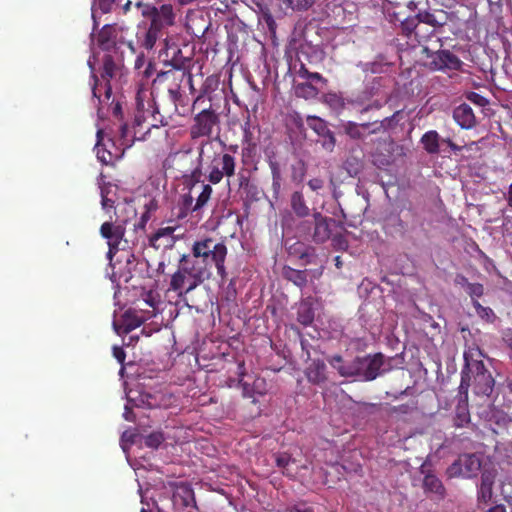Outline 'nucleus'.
Listing matches in <instances>:
<instances>
[{
	"label": "nucleus",
	"mask_w": 512,
	"mask_h": 512,
	"mask_svg": "<svg viewBox=\"0 0 512 512\" xmlns=\"http://www.w3.org/2000/svg\"><path fill=\"white\" fill-rule=\"evenodd\" d=\"M145 212L142 214L141 218H140V221L136 224H134V229L135 230H138V229H143L146 225V223L148 222V220L150 219V210L151 209H155L156 208V204L153 203V201H150L149 204H145Z\"/></svg>",
	"instance_id": "39"
},
{
	"label": "nucleus",
	"mask_w": 512,
	"mask_h": 512,
	"mask_svg": "<svg viewBox=\"0 0 512 512\" xmlns=\"http://www.w3.org/2000/svg\"><path fill=\"white\" fill-rule=\"evenodd\" d=\"M468 99L479 106H484L487 104V99L476 92L470 93Z\"/></svg>",
	"instance_id": "46"
},
{
	"label": "nucleus",
	"mask_w": 512,
	"mask_h": 512,
	"mask_svg": "<svg viewBox=\"0 0 512 512\" xmlns=\"http://www.w3.org/2000/svg\"><path fill=\"white\" fill-rule=\"evenodd\" d=\"M177 497H181L182 503L184 506H186V507L191 506L193 508H197L194 493L190 488H184L183 495H180L178 493L177 495H175V498H177Z\"/></svg>",
	"instance_id": "37"
},
{
	"label": "nucleus",
	"mask_w": 512,
	"mask_h": 512,
	"mask_svg": "<svg viewBox=\"0 0 512 512\" xmlns=\"http://www.w3.org/2000/svg\"><path fill=\"white\" fill-rule=\"evenodd\" d=\"M321 138L322 147L329 152L333 151L336 143L333 132L328 131L327 134L322 135Z\"/></svg>",
	"instance_id": "41"
},
{
	"label": "nucleus",
	"mask_w": 512,
	"mask_h": 512,
	"mask_svg": "<svg viewBox=\"0 0 512 512\" xmlns=\"http://www.w3.org/2000/svg\"><path fill=\"white\" fill-rule=\"evenodd\" d=\"M120 446L126 455V459L128 460V431L122 432L120 438Z\"/></svg>",
	"instance_id": "49"
},
{
	"label": "nucleus",
	"mask_w": 512,
	"mask_h": 512,
	"mask_svg": "<svg viewBox=\"0 0 512 512\" xmlns=\"http://www.w3.org/2000/svg\"><path fill=\"white\" fill-rule=\"evenodd\" d=\"M212 194V187L208 184L202 186V191L196 200V204L193 207V211L200 210L209 201Z\"/></svg>",
	"instance_id": "34"
},
{
	"label": "nucleus",
	"mask_w": 512,
	"mask_h": 512,
	"mask_svg": "<svg viewBox=\"0 0 512 512\" xmlns=\"http://www.w3.org/2000/svg\"><path fill=\"white\" fill-rule=\"evenodd\" d=\"M115 29L112 26L105 25L100 31L97 41L102 49H109L112 45L115 44L113 38Z\"/></svg>",
	"instance_id": "27"
},
{
	"label": "nucleus",
	"mask_w": 512,
	"mask_h": 512,
	"mask_svg": "<svg viewBox=\"0 0 512 512\" xmlns=\"http://www.w3.org/2000/svg\"><path fill=\"white\" fill-rule=\"evenodd\" d=\"M191 256L193 259L199 260L200 263L205 264L211 270L212 265H215L218 274L224 278L225 272V258L227 255V248L221 242H216L211 238L197 241L193 244Z\"/></svg>",
	"instance_id": "2"
},
{
	"label": "nucleus",
	"mask_w": 512,
	"mask_h": 512,
	"mask_svg": "<svg viewBox=\"0 0 512 512\" xmlns=\"http://www.w3.org/2000/svg\"><path fill=\"white\" fill-rule=\"evenodd\" d=\"M466 292L472 297H480L483 295L484 288L480 283H470Z\"/></svg>",
	"instance_id": "45"
},
{
	"label": "nucleus",
	"mask_w": 512,
	"mask_h": 512,
	"mask_svg": "<svg viewBox=\"0 0 512 512\" xmlns=\"http://www.w3.org/2000/svg\"><path fill=\"white\" fill-rule=\"evenodd\" d=\"M507 202L509 207L512 208V183L509 186L508 192H507Z\"/></svg>",
	"instance_id": "60"
},
{
	"label": "nucleus",
	"mask_w": 512,
	"mask_h": 512,
	"mask_svg": "<svg viewBox=\"0 0 512 512\" xmlns=\"http://www.w3.org/2000/svg\"><path fill=\"white\" fill-rule=\"evenodd\" d=\"M136 105H137L138 114L135 115L134 125L140 126V125H142L143 122H145V117L143 114V102L141 100L140 92L136 96Z\"/></svg>",
	"instance_id": "43"
},
{
	"label": "nucleus",
	"mask_w": 512,
	"mask_h": 512,
	"mask_svg": "<svg viewBox=\"0 0 512 512\" xmlns=\"http://www.w3.org/2000/svg\"><path fill=\"white\" fill-rule=\"evenodd\" d=\"M407 7L410 9V10H414L416 8V3L412 0H409L407 2Z\"/></svg>",
	"instance_id": "63"
},
{
	"label": "nucleus",
	"mask_w": 512,
	"mask_h": 512,
	"mask_svg": "<svg viewBox=\"0 0 512 512\" xmlns=\"http://www.w3.org/2000/svg\"><path fill=\"white\" fill-rule=\"evenodd\" d=\"M138 9H142L141 13L144 16L151 18V23L156 28H163L173 24L174 14L171 5H162L160 8H155L149 5L144 7L140 3L137 4Z\"/></svg>",
	"instance_id": "8"
},
{
	"label": "nucleus",
	"mask_w": 512,
	"mask_h": 512,
	"mask_svg": "<svg viewBox=\"0 0 512 512\" xmlns=\"http://www.w3.org/2000/svg\"><path fill=\"white\" fill-rule=\"evenodd\" d=\"M144 62H145L144 56H138L135 61V69H140L144 65Z\"/></svg>",
	"instance_id": "59"
},
{
	"label": "nucleus",
	"mask_w": 512,
	"mask_h": 512,
	"mask_svg": "<svg viewBox=\"0 0 512 512\" xmlns=\"http://www.w3.org/2000/svg\"><path fill=\"white\" fill-rule=\"evenodd\" d=\"M283 2L293 10H308L314 4L315 0H283Z\"/></svg>",
	"instance_id": "36"
},
{
	"label": "nucleus",
	"mask_w": 512,
	"mask_h": 512,
	"mask_svg": "<svg viewBox=\"0 0 512 512\" xmlns=\"http://www.w3.org/2000/svg\"><path fill=\"white\" fill-rule=\"evenodd\" d=\"M428 57L431 58L429 66L433 70H458L462 64L461 60L449 50L432 52Z\"/></svg>",
	"instance_id": "10"
},
{
	"label": "nucleus",
	"mask_w": 512,
	"mask_h": 512,
	"mask_svg": "<svg viewBox=\"0 0 512 512\" xmlns=\"http://www.w3.org/2000/svg\"><path fill=\"white\" fill-rule=\"evenodd\" d=\"M175 227H164L157 230L151 238V244L156 248L172 247L175 243Z\"/></svg>",
	"instance_id": "17"
},
{
	"label": "nucleus",
	"mask_w": 512,
	"mask_h": 512,
	"mask_svg": "<svg viewBox=\"0 0 512 512\" xmlns=\"http://www.w3.org/2000/svg\"><path fill=\"white\" fill-rule=\"evenodd\" d=\"M469 380H470V377H469V374L466 373L464 370L462 371V377H461V384H460V389L461 390H465L467 391L468 387H469Z\"/></svg>",
	"instance_id": "53"
},
{
	"label": "nucleus",
	"mask_w": 512,
	"mask_h": 512,
	"mask_svg": "<svg viewBox=\"0 0 512 512\" xmlns=\"http://www.w3.org/2000/svg\"><path fill=\"white\" fill-rule=\"evenodd\" d=\"M111 93H112L111 87L108 85V86L105 88V96H106V98H107V99H109V98H110Z\"/></svg>",
	"instance_id": "64"
},
{
	"label": "nucleus",
	"mask_w": 512,
	"mask_h": 512,
	"mask_svg": "<svg viewBox=\"0 0 512 512\" xmlns=\"http://www.w3.org/2000/svg\"><path fill=\"white\" fill-rule=\"evenodd\" d=\"M371 92L370 91H364L362 94L348 99L347 102L353 106H359L361 107L359 109V112L361 114L366 113L373 109H379L381 107V103L377 100L371 101Z\"/></svg>",
	"instance_id": "19"
},
{
	"label": "nucleus",
	"mask_w": 512,
	"mask_h": 512,
	"mask_svg": "<svg viewBox=\"0 0 512 512\" xmlns=\"http://www.w3.org/2000/svg\"><path fill=\"white\" fill-rule=\"evenodd\" d=\"M393 150L394 143L392 141H378L377 147L372 154L373 163L379 168L390 165L393 161Z\"/></svg>",
	"instance_id": "11"
},
{
	"label": "nucleus",
	"mask_w": 512,
	"mask_h": 512,
	"mask_svg": "<svg viewBox=\"0 0 512 512\" xmlns=\"http://www.w3.org/2000/svg\"><path fill=\"white\" fill-rule=\"evenodd\" d=\"M368 126V123L358 125L355 122H348L345 125V132L353 139H361L364 137V133L362 130L367 129Z\"/></svg>",
	"instance_id": "32"
},
{
	"label": "nucleus",
	"mask_w": 512,
	"mask_h": 512,
	"mask_svg": "<svg viewBox=\"0 0 512 512\" xmlns=\"http://www.w3.org/2000/svg\"><path fill=\"white\" fill-rule=\"evenodd\" d=\"M417 19L419 23L428 24L434 28L442 27L447 22L446 13L442 10L435 12L430 11H419L417 13Z\"/></svg>",
	"instance_id": "18"
},
{
	"label": "nucleus",
	"mask_w": 512,
	"mask_h": 512,
	"mask_svg": "<svg viewBox=\"0 0 512 512\" xmlns=\"http://www.w3.org/2000/svg\"><path fill=\"white\" fill-rule=\"evenodd\" d=\"M493 484L494 475L489 472H484L481 476V483L478 489L479 501L487 503L491 500Z\"/></svg>",
	"instance_id": "20"
},
{
	"label": "nucleus",
	"mask_w": 512,
	"mask_h": 512,
	"mask_svg": "<svg viewBox=\"0 0 512 512\" xmlns=\"http://www.w3.org/2000/svg\"><path fill=\"white\" fill-rule=\"evenodd\" d=\"M314 221L315 225L312 235L313 240L317 243H323L327 241L331 236L330 223L333 222V220L322 216L320 213H316L314 214Z\"/></svg>",
	"instance_id": "13"
},
{
	"label": "nucleus",
	"mask_w": 512,
	"mask_h": 512,
	"mask_svg": "<svg viewBox=\"0 0 512 512\" xmlns=\"http://www.w3.org/2000/svg\"><path fill=\"white\" fill-rule=\"evenodd\" d=\"M160 30H161L160 28H156L155 26L150 24L149 29L147 31H143V37H144L143 45L145 46V48H147V49L153 48V46L156 42L157 36H158V32Z\"/></svg>",
	"instance_id": "35"
},
{
	"label": "nucleus",
	"mask_w": 512,
	"mask_h": 512,
	"mask_svg": "<svg viewBox=\"0 0 512 512\" xmlns=\"http://www.w3.org/2000/svg\"><path fill=\"white\" fill-rule=\"evenodd\" d=\"M113 329L120 336L128 334V310L121 308L119 313L114 312Z\"/></svg>",
	"instance_id": "21"
},
{
	"label": "nucleus",
	"mask_w": 512,
	"mask_h": 512,
	"mask_svg": "<svg viewBox=\"0 0 512 512\" xmlns=\"http://www.w3.org/2000/svg\"><path fill=\"white\" fill-rule=\"evenodd\" d=\"M453 118L460 125V127L464 129H470L476 123V118L472 108L465 103L454 109Z\"/></svg>",
	"instance_id": "16"
},
{
	"label": "nucleus",
	"mask_w": 512,
	"mask_h": 512,
	"mask_svg": "<svg viewBox=\"0 0 512 512\" xmlns=\"http://www.w3.org/2000/svg\"><path fill=\"white\" fill-rule=\"evenodd\" d=\"M439 138V134L436 131L431 130L422 136L421 143L428 153L435 154L439 152Z\"/></svg>",
	"instance_id": "23"
},
{
	"label": "nucleus",
	"mask_w": 512,
	"mask_h": 512,
	"mask_svg": "<svg viewBox=\"0 0 512 512\" xmlns=\"http://www.w3.org/2000/svg\"><path fill=\"white\" fill-rule=\"evenodd\" d=\"M283 275L288 281H291L298 287H304L307 283V275L305 271L286 267L283 270Z\"/></svg>",
	"instance_id": "24"
},
{
	"label": "nucleus",
	"mask_w": 512,
	"mask_h": 512,
	"mask_svg": "<svg viewBox=\"0 0 512 512\" xmlns=\"http://www.w3.org/2000/svg\"><path fill=\"white\" fill-rule=\"evenodd\" d=\"M113 356L121 364V368H120L119 374L123 378L125 370H126V366H125V363H124L125 358H126V353H125V351H124V349L122 347L114 346L113 347Z\"/></svg>",
	"instance_id": "38"
},
{
	"label": "nucleus",
	"mask_w": 512,
	"mask_h": 512,
	"mask_svg": "<svg viewBox=\"0 0 512 512\" xmlns=\"http://www.w3.org/2000/svg\"><path fill=\"white\" fill-rule=\"evenodd\" d=\"M329 364L337 370L340 376L345 378L354 377L358 379V367L356 358L351 361H344L341 356L334 355L328 359Z\"/></svg>",
	"instance_id": "12"
},
{
	"label": "nucleus",
	"mask_w": 512,
	"mask_h": 512,
	"mask_svg": "<svg viewBox=\"0 0 512 512\" xmlns=\"http://www.w3.org/2000/svg\"><path fill=\"white\" fill-rule=\"evenodd\" d=\"M470 421V413L466 399H461L458 402L455 411L454 424L456 427H463Z\"/></svg>",
	"instance_id": "22"
},
{
	"label": "nucleus",
	"mask_w": 512,
	"mask_h": 512,
	"mask_svg": "<svg viewBox=\"0 0 512 512\" xmlns=\"http://www.w3.org/2000/svg\"><path fill=\"white\" fill-rule=\"evenodd\" d=\"M139 492H140L141 503H142V507H141L140 512H150V508H151V506L154 505V502H152V504H150L149 502H145L144 501V495H143L142 491L139 490Z\"/></svg>",
	"instance_id": "54"
},
{
	"label": "nucleus",
	"mask_w": 512,
	"mask_h": 512,
	"mask_svg": "<svg viewBox=\"0 0 512 512\" xmlns=\"http://www.w3.org/2000/svg\"><path fill=\"white\" fill-rule=\"evenodd\" d=\"M93 77H94L95 83L92 88V93L95 98H98L100 100L101 95L99 94V88H98V84H97L98 80H97L96 76H93Z\"/></svg>",
	"instance_id": "57"
},
{
	"label": "nucleus",
	"mask_w": 512,
	"mask_h": 512,
	"mask_svg": "<svg viewBox=\"0 0 512 512\" xmlns=\"http://www.w3.org/2000/svg\"><path fill=\"white\" fill-rule=\"evenodd\" d=\"M111 200L102 196V206L104 208H107V207H111V204H110Z\"/></svg>",
	"instance_id": "61"
},
{
	"label": "nucleus",
	"mask_w": 512,
	"mask_h": 512,
	"mask_svg": "<svg viewBox=\"0 0 512 512\" xmlns=\"http://www.w3.org/2000/svg\"><path fill=\"white\" fill-rule=\"evenodd\" d=\"M297 320L304 326L310 325L314 320V312L308 303H301L297 310Z\"/></svg>",
	"instance_id": "28"
},
{
	"label": "nucleus",
	"mask_w": 512,
	"mask_h": 512,
	"mask_svg": "<svg viewBox=\"0 0 512 512\" xmlns=\"http://www.w3.org/2000/svg\"><path fill=\"white\" fill-rule=\"evenodd\" d=\"M295 93L299 97L309 99L315 97L318 90L310 83H299L295 86Z\"/></svg>",
	"instance_id": "31"
},
{
	"label": "nucleus",
	"mask_w": 512,
	"mask_h": 512,
	"mask_svg": "<svg viewBox=\"0 0 512 512\" xmlns=\"http://www.w3.org/2000/svg\"><path fill=\"white\" fill-rule=\"evenodd\" d=\"M454 283L462 288H464L465 290H467L470 282L468 281V279L461 275V274H457L455 279H454Z\"/></svg>",
	"instance_id": "50"
},
{
	"label": "nucleus",
	"mask_w": 512,
	"mask_h": 512,
	"mask_svg": "<svg viewBox=\"0 0 512 512\" xmlns=\"http://www.w3.org/2000/svg\"><path fill=\"white\" fill-rule=\"evenodd\" d=\"M487 512H506V508L504 505H496L490 508Z\"/></svg>",
	"instance_id": "58"
},
{
	"label": "nucleus",
	"mask_w": 512,
	"mask_h": 512,
	"mask_svg": "<svg viewBox=\"0 0 512 512\" xmlns=\"http://www.w3.org/2000/svg\"><path fill=\"white\" fill-rule=\"evenodd\" d=\"M480 468L481 461L478 456L475 454H464L447 468L446 473L449 478H470L476 475Z\"/></svg>",
	"instance_id": "5"
},
{
	"label": "nucleus",
	"mask_w": 512,
	"mask_h": 512,
	"mask_svg": "<svg viewBox=\"0 0 512 512\" xmlns=\"http://www.w3.org/2000/svg\"><path fill=\"white\" fill-rule=\"evenodd\" d=\"M420 471L424 474L423 488L425 492L435 494L439 499L444 498L445 488L441 480L433 473L427 472L425 470V464L421 466Z\"/></svg>",
	"instance_id": "14"
},
{
	"label": "nucleus",
	"mask_w": 512,
	"mask_h": 512,
	"mask_svg": "<svg viewBox=\"0 0 512 512\" xmlns=\"http://www.w3.org/2000/svg\"><path fill=\"white\" fill-rule=\"evenodd\" d=\"M324 102L335 111H341L345 107V100L337 93L326 94Z\"/></svg>",
	"instance_id": "33"
},
{
	"label": "nucleus",
	"mask_w": 512,
	"mask_h": 512,
	"mask_svg": "<svg viewBox=\"0 0 512 512\" xmlns=\"http://www.w3.org/2000/svg\"><path fill=\"white\" fill-rule=\"evenodd\" d=\"M143 441H144L145 446L152 448V449H157L165 441V436L160 431H154V432L144 436Z\"/></svg>",
	"instance_id": "30"
},
{
	"label": "nucleus",
	"mask_w": 512,
	"mask_h": 512,
	"mask_svg": "<svg viewBox=\"0 0 512 512\" xmlns=\"http://www.w3.org/2000/svg\"><path fill=\"white\" fill-rule=\"evenodd\" d=\"M211 276L210 269L197 259L183 255L177 271L172 275L170 289L180 296L193 291Z\"/></svg>",
	"instance_id": "1"
},
{
	"label": "nucleus",
	"mask_w": 512,
	"mask_h": 512,
	"mask_svg": "<svg viewBox=\"0 0 512 512\" xmlns=\"http://www.w3.org/2000/svg\"><path fill=\"white\" fill-rule=\"evenodd\" d=\"M305 375L309 382L321 384L327 380L326 365L322 360H311L305 370Z\"/></svg>",
	"instance_id": "15"
},
{
	"label": "nucleus",
	"mask_w": 512,
	"mask_h": 512,
	"mask_svg": "<svg viewBox=\"0 0 512 512\" xmlns=\"http://www.w3.org/2000/svg\"><path fill=\"white\" fill-rule=\"evenodd\" d=\"M307 125L320 137L324 134H327V132L330 131V129L327 126V123L316 116H308Z\"/></svg>",
	"instance_id": "29"
},
{
	"label": "nucleus",
	"mask_w": 512,
	"mask_h": 512,
	"mask_svg": "<svg viewBox=\"0 0 512 512\" xmlns=\"http://www.w3.org/2000/svg\"><path fill=\"white\" fill-rule=\"evenodd\" d=\"M356 363L359 370L358 380L361 381L374 380L391 369L390 362L381 353L356 357Z\"/></svg>",
	"instance_id": "3"
},
{
	"label": "nucleus",
	"mask_w": 512,
	"mask_h": 512,
	"mask_svg": "<svg viewBox=\"0 0 512 512\" xmlns=\"http://www.w3.org/2000/svg\"><path fill=\"white\" fill-rule=\"evenodd\" d=\"M191 134L193 138L209 136L212 134L213 128L218 123L217 115L209 110H203L198 113L194 119Z\"/></svg>",
	"instance_id": "9"
},
{
	"label": "nucleus",
	"mask_w": 512,
	"mask_h": 512,
	"mask_svg": "<svg viewBox=\"0 0 512 512\" xmlns=\"http://www.w3.org/2000/svg\"><path fill=\"white\" fill-rule=\"evenodd\" d=\"M124 395L128 400V382L126 380L123 381ZM123 417L128 420V401L124 405Z\"/></svg>",
	"instance_id": "52"
},
{
	"label": "nucleus",
	"mask_w": 512,
	"mask_h": 512,
	"mask_svg": "<svg viewBox=\"0 0 512 512\" xmlns=\"http://www.w3.org/2000/svg\"><path fill=\"white\" fill-rule=\"evenodd\" d=\"M474 306L476 308L477 314L482 317L486 318L488 321H493L495 318V314L493 310L489 307H483L481 304H479L477 301L474 302Z\"/></svg>",
	"instance_id": "42"
},
{
	"label": "nucleus",
	"mask_w": 512,
	"mask_h": 512,
	"mask_svg": "<svg viewBox=\"0 0 512 512\" xmlns=\"http://www.w3.org/2000/svg\"><path fill=\"white\" fill-rule=\"evenodd\" d=\"M236 159L228 153L214 154L206 168L207 179L212 184H218L224 177L228 179L235 174Z\"/></svg>",
	"instance_id": "4"
},
{
	"label": "nucleus",
	"mask_w": 512,
	"mask_h": 512,
	"mask_svg": "<svg viewBox=\"0 0 512 512\" xmlns=\"http://www.w3.org/2000/svg\"><path fill=\"white\" fill-rule=\"evenodd\" d=\"M127 129H128V124L127 123H124V124L121 125V136H122V138L126 137Z\"/></svg>",
	"instance_id": "62"
},
{
	"label": "nucleus",
	"mask_w": 512,
	"mask_h": 512,
	"mask_svg": "<svg viewBox=\"0 0 512 512\" xmlns=\"http://www.w3.org/2000/svg\"><path fill=\"white\" fill-rule=\"evenodd\" d=\"M213 150V143L211 141H205L201 144L198 155V164L202 165L205 157L209 158V152Z\"/></svg>",
	"instance_id": "44"
},
{
	"label": "nucleus",
	"mask_w": 512,
	"mask_h": 512,
	"mask_svg": "<svg viewBox=\"0 0 512 512\" xmlns=\"http://www.w3.org/2000/svg\"><path fill=\"white\" fill-rule=\"evenodd\" d=\"M113 2L114 0H98V6L103 13H107L110 11Z\"/></svg>",
	"instance_id": "51"
},
{
	"label": "nucleus",
	"mask_w": 512,
	"mask_h": 512,
	"mask_svg": "<svg viewBox=\"0 0 512 512\" xmlns=\"http://www.w3.org/2000/svg\"><path fill=\"white\" fill-rule=\"evenodd\" d=\"M100 233L102 237L108 240L109 250L107 257L112 262L114 255L118 251L125 249L124 246L120 247L122 242H124V244L127 242L124 239L125 227L122 225L113 226L110 222H105L101 225Z\"/></svg>",
	"instance_id": "6"
},
{
	"label": "nucleus",
	"mask_w": 512,
	"mask_h": 512,
	"mask_svg": "<svg viewBox=\"0 0 512 512\" xmlns=\"http://www.w3.org/2000/svg\"><path fill=\"white\" fill-rule=\"evenodd\" d=\"M291 207L299 217H305L309 214V208L305 203L304 197L300 192H294L291 196Z\"/></svg>",
	"instance_id": "26"
},
{
	"label": "nucleus",
	"mask_w": 512,
	"mask_h": 512,
	"mask_svg": "<svg viewBox=\"0 0 512 512\" xmlns=\"http://www.w3.org/2000/svg\"><path fill=\"white\" fill-rule=\"evenodd\" d=\"M112 113L115 117L123 118L122 107L120 103H116L112 108Z\"/></svg>",
	"instance_id": "56"
},
{
	"label": "nucleus",
	"mask_w": 512,
	"mask_h": 512,
	"mask_svg": "<svg viewBox=\"0 0 512 512\" xmlns=\"http://www.w3.org/2000/svg\"><path fill=\"white\" fill-rule=\"evenodd\" d=\"M473 374L474 391L476 394L489 395L494 386V379L482 361H474L467 365Z\"/></svg>",
	"instance_id": "7"
},
{
	"label": "nucleus",
	"mask_w": 512,
	"mask_h": 512,
	"mask_svg": "<svg viewBox=\"0 0 512 512\" xmlns=\"http://www.w3.org/2000/svg\"><path fill=\"white\" fill-rule=\"evenodd\" d=\"M291 461V457L286 454H281L276 457L277 466L280 468H286Z\"/></svg>",
	"instance_id": "47"
},
{
	"label": "nucleus",
	"mask_w": 512,
	"mask_h": 512,
	"mask_svg": "<svg viewBox=\"0 0 512 512\" xmlns=\"http://www.w3.org/2000/svg\"><path fill=\"white\" fill-rule=\"evenodd\" d=\"M417 15L415 17L406 18L401 22V27L406 36H410L412 33L415 34L419 41L424 38L422 35L421 27L419 26Z\"/></svg>",
	"instance_id": "25"
},
{
	"label": "nucleus",
	"mask_w": 512,
	"mask_h": 512,
	"mask_svg": "<svg viewBox=\"0 0 512 512\" xmlns=\"http://www.w3.org/2000/svg\"><path fill=\"white\" fill-rule=\"evenodd\" d=\"M304 76H306L307 79L312 81H323V77L319 73H310L308 71H305Z\"/></svg>",
	"instance_id": "55"
},
{
	"label": "nucleus",
	"mask_w": 512,
	"mask_h": 512,
	"mask_svg": "<svg viewBox=\"0 0 512 512\" xmlns=\"http://www.w3.org/2000/svg\"><path fill=\"white\" fill-rule=\"evenodd\" d=\"M103 65H104V71H103L102 77L112 78L114 75L115 67H116L112 57L109 55L105 56Z\"/></svg>",
	"instance_id": "40"
},
{
	"label": "nucleus",
	"mask_w": 512,
	"mask_h": 512,
	"mask_svg": "<svg viewBox=\"0 0 512 512\" xmlns=\"http://www.w3.org/2000/svg\"><path fill=\"white\" fill-rule=\"evenodd\" d=\"M324 182L320 178H313L308 181V186L312 191H318L323 188Z\"/></svg>",
	"instance_id": "48"
}]
</instances>
